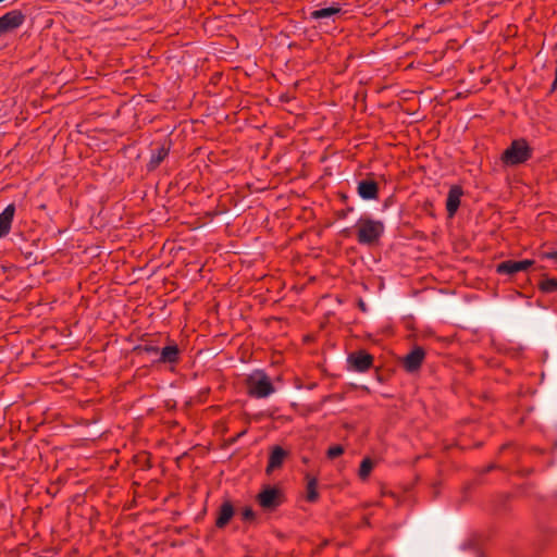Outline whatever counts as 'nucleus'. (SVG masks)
<instances>
[{
	"label": "nucleus",
	"instance_id": "obj_23",
	"mask_svg": "<svg viewBox=\"0 0 557 557\" xmlns=\"http://www.w3.org/2000/svg\"><path fill=\"white\" fill-rule=\"evenodd\" d=\"M145 350L149 354H158V348L153 346H146Z\"/></svg>",
	"mask_w": 557,
	"mask_h": 557
},
{
	"label": "nucleus",
	"instance_id": "obj_14",
	"mask_svg": "<svg viewBox=\"0 0 557 557\" xmlns=\"http://www.w3.org/2000/svg\"><path fill=\"white\" fill-rule=\"evenodd\" d=\"M178 347L176 345H169L162 348L158 361L163 363H174L178 359Z\"/></svg>",
	"mask_w": 557,
	"mask_h": 557
},
{
	"label": "nucleus",
	"instance_id": "obj_2",
	"mask_svg": "<svg viewBox=\"0 0 557 557\" xmlns=\"http://www.w3.org/2000/svg\"><path fill=\"white\" fill-rule=\"evenodd\" d=\"M248 394L255 398H265L274 393L270 377L261 370H256L246 377Z\"/></svg>",
	"mask_w": 557,
	"mask_h": 557
},
{
	"label": "nucleus",
	"instance_id": "obj_9",
	"mask_svg": "<svg viewBox=\"0 0 557 557\" xmlns=\"http://www.w3.org/2000/svg\"><path fill=\"white\" fill-rule=\"evenodd\" d=\"M425 352L421 347H416L404 358V367L408 372L417 371L424 359Z\"/></svg>",
	"mask_w": 557,
	"mask_h": 557
},
{
	"label": "nucleus",
	"instance_id": "obj_19",
	"mask_svg": "<svg viewBox=\"0 0 557 557\" xmlns=\"http://www.w3.org/2000/svg\"><path fill=\"white\" fill-rule=\"evenodd\" d=\"M318 498V492H317V480L311 479L308 482L307 485V499L309 502H314Z\"/></svg>",
	"mask_w": 557,
	"mask_h": 557
},
{
	"label": "nucleus",
	"instance_id": "obj_12",
	"mask_svg": "<svg viewBox=\"0 0 557 557\" xmlns=\"http://www.w3.org/2000/svg\"><path fill=\"white\" fill-rule=\"evenodd\" d=\"M15 213L14 205H9L0 213V238L9 234Z\"/></svg>",
	"mask_w": 557,
	"mask_h": 557
},
{
	"label": "nucleus",
	"instance_id": "obj_1",
	"mask_svg": "<svg viewBox=\"0 0 557 557\" xmlns=\"http://www.w3.org/2000/svg\"><path fill=\"white\" fill-rule=\"evenodd\" d=\"M357 240L361 245L372 246L384 233V224L379 220L361 216L356 224Z\"/></svg>",
	"mask_w": 557,
	"mask_h": 557
},
{
	"label": "nucleus",
	"instance_id": "obj_8",
	"mask_svg": "<svg viewBox=\"0 0 557 557\" xmlns=\"http://www.w3.org/2000/svg\"><path fill=\"white\" fill-rule=\"evenodd\" d=\"M234 515H235V509H234V506L231 503V500H228V499L223 500V503L220 505V507L218 509L215 527L218 529L225 528L228 524V522L231 521V519L234 517Z\"/></svg>",
	"mask_w": 557,
	"mask_h": 557
},
{
	"label": "nucleus",
	"instance_id": "obj_22",
	"mask_svg": "<svg viewBox=\"0 0 557 557\" xmlns=\"http://www.w3.org/2000/svg\"><path fill=\"white\" fill-rule=\"evenodd\" d=\"M543 256H544L545 258H547V259H552V260H554V261H555V264L557 265V250H555V251H550V252H545Z\"/></svg>",
	"mask_w": 557,
	"mask_h": 557
},
{
	"label": "nucleus",
	"instance_id": "obj_6",
	"mask_svg": "<svg viewBox=\"0 0 557 557\" xmlns=\"http://www.w3.org/2000/svg\"><path fill=\"white\" fill-rule=\"evenodd\" d=\"M533 263H534V261L533 260H529V259L520 260V261L507 260V261L500 262L497 265L496 270H497V272L499 274L512 275V274L518 273L520 271L528 270L531 265H533Z\"/></svg>",
	"mask_w": 557,
	"mask_h": 557
},
{
	"label": "nucleus",
	"instance_id": "obj_21",
	"mask_svg": "<svg viewBox=\"0 0 557 557\" xmlns=\"http://www.w3.org/2000/svg\"><path fill=\"white\" fill-rule=\"evenodd\" d=\"M242 518L245 521H252L255 519V512L250 507H246L242 511Z\"/></svg>",
	"mask_w": 557,
	"mask_h": 557
},
{
	"label": "nucleus",
	"instance_id": "obj_15",
	"mask_svg": "<svg viewBox=\"0 0 557 557\" xmlns=\"http://www.w3.org/2000/svg\"><path fill=\"white\" fill-rule=\"evenodd\" d=\"M341 12L339 7H329V8H322L314 10L310 12V18L311 20H326L331 18L332 16L338 14Z\"/></svg>",
	"mask_w": 557,
	"mask_h": 557
},
{
	"label": "nucleus",
	"instance_id": "obj_18",
	"mask_svg": "<svg viewBox=\"0 0 557 557\" xmlns=\"http://www.w3.org/2000/svg\"><path fill=\"white\" fill-rule=\"evenodd\" d=\"M373 467H374V462L370 458H364L361 461V465L359 468L360 479L366 480L370 475Z\"/></svg>",
	"mask_w": 557,
	"mask_h": 557
},
{
	"label": "nucleus",
	"instance_id": "obj_4",
	"mask_svg": "<svg viewBox=\"0 0 557 557\" xmlns=\"http://www.w3.org/2000/svg\"><path fill=\"white\" fill-rule=\"evenodd\" d=\"M25 21L20 10H12L0 17V36L18 28Z\"/></svg>",
	"mask_w": 557,
	"mask_h": 557
},
{
	"label": "nucleus",
	"instance_id": "obj_20",
	"mask_svg": "<svg viewBox=\"0 0 557 557\" xmlns=\"http://www.w3.org/2000/svg\"><path fill=\"white\" fill-rule=\"evenodd\" d=\"M344 453V448L341 445L332 446L327 449V457L334 459Z\"/></svg>",
	"mask_w": 557,
	"mask_h": 557
},
{
	"label": "nucleus",
	"instance_id": "obj_24",
	"mask_svg": "<svg viewBox=\"0 0 557 557\" xmlns=\"http://www.w3.org/2000/svg\"><path fill=\"white\" fill-rule=\"evenodd\" d=\"M475 557H483V555L479 550H475Z\"/></svg>",
	"mask_w": 557,
	"mask_h": 557
},
{
	"label": "nucleus",
	"instance_id": "obj_25",
	"mask_svg": "<svg viewBox=\"0 0 557 557\" xmlns=\"http://www.w3.org/2000/svg\"><path fill=\"white\" fill-rule=\"evenodd\" d=\"M360 307H361V309H362L363 311L366 310V308H364V304H363V302H361V304H360Z\"/></svg>",
	"mask_w": 557,
	"mask_h": 557
},
{
	"label": "nucleus",
	"instance_id": "obj_16",
	"mask_svg": "<svg viewBox=\"0 0 557 557\" xmlns=\"http://www.w3.org/2000/svg\"><path fill=\"white\" fill-rule=\"evenodd\" d=\"M169 154V147L162 145L157 149L156 152L152 153L151 159L148 163L149 170H154L159 166V164L165 159V157Z\"/></svg>",
	"mask_w": 557,
	"mask_h": 557
},
{
	"label": "nucleus",
	"instance_id": "obj_17",
	"mask_svg": "<svg viewBox=\"0 0 557 557\" xmlns=\"http://www.w3.org/2000/svg\"><path fill=\"white\" fill-rule=\"evenodd\" d=\"M543 293L549 294L557 292V278L545 276L539 284Z\"/></svg>",
	"mask_w": 557,
	"mask_h": 557
},
{
	"label": "nucleus",
	"instance_id": "obj_3",
	"mask_svg": "<svg viewBox=\"0 0 557 557\" xmlns=\"http://www.w3.org/2000/svg\"><path fill=\"white\" fill-rule=\"evenodd\" d=\"M532 156L531 148L524 139H517L504 151L502 160L506 165H518L528 161Z\"/></svg>",
	"mask_w": 557,
	"mask_h": 557
},
{
	"label": "nucleus",
	"instance_id": "obj_11",
	"mask_svg": "<svg viewBox=\"0 0 557 557\" xmlns=\"http://www.w3.org/2000/svg\"><path fill=\"white\" fill-rule=\"evenodd\" d=\"M462 194L463 191L460 186L454 185L450 187L446 199V210L449 216L455 215L457 212Z\"/></svg>",
	"mask_w": 557,
	"mask_h": 557
},
{
	"label": "nucleus",
	"instance_id": "obj_7",
	"mask_svg": "<svg viewBox=\"0 0 557 557\" xmlns=\"http://www.w3.org/2000/svg\"><path fill=\"white\" fill-rule=\"evenodd\" d=\"M348 362L350 366L358 372H366L372 367L373 357L366 352L364 350H360L348 356Z\"/></svg>",
	"mask_w": 557,
	"mask_h": 557
},
{
	"label": "nucleus",
	"instance_id": "obj_10",
	"mask_svg": "<svg viewBox=\"0 0 557 557\" xmlns=\"http://www.w3.org/2000/svg\"><path fill=\"white\" fill-rule=\"evenodd\" d=\"M357 191L362 199L372 200L377 198L379 187L372 180H362L358 183Z\"/></svg>",
	"mask_w": 557,
	"mask_h": 557
},
{
	"label": "nucleus",
	"instance_id": "obj_5",
	"mask_svg": "<svg viewBox=\"0 0 557 557\" xmlns=\"http://www.w3.org/2000/svg\"><path fill=\"white\" fill-rule=\"evenodd\" d=\"M259 505L265 510H272L281 504L280 491L275 487H265L258 495Z\"/></svg>",
	"mask_w": 557,
	"mask_h": 557
},
{
	"label": "nucleus",
	"instance_id": "obj_13",
	"mask_svg": "<svg viewBox=\"0 0 557 557\" xmlns=\"http://www.w3.org/2000/svg\"><path fill=\"white\" fill-rule=\"evenodd\" d=\"M286 456H287V453L282 447L274 446L272 448L270 457H269L267 472L270 473L274 469L280 468L283 465Z\"/></svg>",
	"mask_w": 557,
	"mask_h": 557
}]
</instances>
